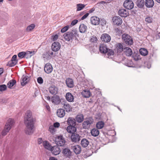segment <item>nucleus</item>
Returning <instances> with one entry per match:
<instances>
[{
  "label": "nucleus",
  "mask_w": 160,
  "mask_h": 160,
  "mask_svg": "<svg viewBox=\"0 0 160 160\" xmlns=\"http://www.w3.org/2000/svg\"><path fill=\"white\" fill-rule=\"evenodd\" d=\"M24 122L26 126L25 132L26 134L31 135L33 132L34 120L32 112L28 110L24 116Z\"/></svg>",
  "instance_id": "nucleus-1"
},
{
  "label": "nucleus",
  "mask_w": 160,
  "mask_h": 160,
  "mask_svg": "<svg viewBox=\"0 0 160 160\" xmlns=\"http://www.w3.org/2000/svg\"><path fill=\"white\" fill-rule=\"evenodd\" d=\"M78 32L77 29H73L72 30L64 33L63 37L66 41L72 42L73 39H76L77 37H78Z\"/></svg>",
  "instance_id": "nucleus-2"
},
{
  "label": "nucleus",
  "mask_w": 160,
  "mask_h": 160,
  "mask_svg": "<svg viewBox=\"0 0 160 160\" xmlns=\"http://www.w3.org/2000/svg\"><path fill=\"white\" fill-rule=\"evenodd\" d=\"M99 50L101 53H107L109 56L113 55L114 53L112 50L108 48L106 45L104 44L100 45L99 46Z\"/></svg>",
  "instance_id": "nucleus-3"
},
{
  "label": "nucleus",
  "mask_w": 160,
  "mask_h": 160,
  "mask_svg": "<svg viewBox=\"0 0 160 160\" xmlns=\"http://www.w3.org/2000/svg\"><path fill=\"white\" fill-rule=\"evenodd\" d=\"M55 142L56 144L60 146H62L65 143V141L62 135H59L56 137Z\"/></svg>",
  "instance_id": "nucleus-4"
},
{
  "label": "nucleus",
  "mask_w": 160,
  "mask_h": 160,
  "mask_svg": "<svg viewBox=\"0 0 160 160\" xmlns=\"http://www.w3.org/2000/svg\"><path fill=\"white\" fill-rule=\"evenodd\" d=\"M93 122V119L92 118L87 119L82 123V126L83 128L85 129H88L91 125L92 124Z\"/></svg>",
  "instance_id": "nucleus-5"
},
{
  "label": "nucleus",
  "mask_w": 160,
  "mask_h": 160,
  "mask_svg": "<svg viewBox=\"0 0 160 160\" xmlns=\"http://www.w3.org/2000/svg\"><path fill=\"white\" fill-rule=\"evenodd\" d=\"M122 39L128 45H131L133 41L131 37L128 34H124L122 36Z\"/></svg>",
  "instance_id": "nucleus-6"
},
{
  "label": "nucleus",
  "mask_w": 160,
  "mask_h": 160,
  "mask_svg": "<svg viewBox=\"0 0 160 160\" xmlns=\"http://www.w3.org/2000/svg\"><path fill=\"white\" fill-rule=\"evenodd\" d=\"M123 5L125 8L129 10L132 9L134 6L133 2L131 0H125L123 3Z\"/></svg>",
  "instance_id": "nucleus-7"
},
{
  "label": "nucleus",
  "mask_w": 160,
  "mask_h": 160,
  "mask_svg": "<svg viewBox=\"0 0 160 160\" xmlns=\"http://www.w3.org/2000/svg\"><path fill=\"white\" fill-rule=\"evenodd\" d=\"M70 148L76 154H79L81 152V147L79 145H72Z\"/></svg>",
  "instance_id": "nucleus-8"
},
{
  "label": "nucleus",
  "mask_w": 160,
  "mask_h": 160,
  "mask_svg": "<svg viewBox=\"0 0 160 160\" xmlns=\"http://www.w3.org/2000/svg\"><path fill=\"white\" fill-rule=\"evenodd\" d=\"M101 40L105 42H109L111 39L110 36L108 34L104 33L102 35L101 37Z\"/></svg>",
  "instance_id": "nucleus-9"
},
{
  "label": "nucleus",
  "mask_w": 160,
  "mask_h": 160,
  "mask_svg": "<svg viewBox=\"0 0 160 160\" xmlns=\"http://www.w3.org/2000/svg\"><path fill=\"white\" fill-rule=\"evenodd\" d=\"M113 22L114 24L117 25H120L122 23V20L119 17L116 16L113 18L112 19Z\"/></svg>",
  "instance_id": "nucleus-10"
},
{
  "label": "nucleus",
  "mask_w": 160,
  "mask_h": 160,
  "mask_svg": "<svg viewBox=\"0 0 160 160\" xmlns=\"http://www.w3.org/2000/svg\"><path fill=\"white\" fill-rule=\"evenodd\" d=\"M118 13L119 15L122 17H126L129 14L128 11L123 8L120 9Z\"/></svg>",
  "instance_id": "nucleus-11"
},
{
  "label": "nucleus",
  "mask_w": 160,
  "mask_h": 160,
  "mask_svg": "<svg viewBox=\"0 0 160 160\" xmlns=\"http://www.w3.org/2000/svg\"><path fill=\"white\" fill-rule=\"evenodd\" d=\"M60 44L58 42H55L52 44V49L54 52H57L60 49Z\"/></svg>",
  "instance_id": "nucleus-12"
},
{
  "label": "nucleus",
  "mask_w": 160,
  "mask_h": 160,
  "mask_svg": "<svg viewBox=\"0 0 160 160\" xmlns=\"http://www.w3.org/2000/svg\"><path fill=\"white\" fill-rule=\"evenodd\" d=\"M53 70L52 65L49 63H46L44 68V70L47 73H50Z\"/></svg>",
  "instance_id": "nucleus-13"
},
{
  "label": "nucleus",
  "mask_w": 160,
  "mask_h": 160,
  "mask_svg": "<svg viewBox=\"0 0 160 160\" xmlns=\"http://www.w3.org/2000/svg\"><path fill=\"white\" fill-rule=\"evenodd\" d=\"M91 23L94 25L99 24L100 22L99 18L96 16L92 17L90 19Z\"/></svg>",
  "instance_id": "nucleus-14"
},
{
  "label": "nucleus",
  "mask_w": 160,
  "mask_h": 160,
  "mask_svg": "<svg viewBox=\"0 0 160 160\" xmlns=\"http://www.w3.org/2000/svg\"><path fill=\"white\" fill-rule=\"evenodd\" d=\"M71 138L72 141L75 142H78L80 139V136L79 135L76 133H72Z\"/></svg>",
  "instance_id": "nucleus-15"
},
{
  "label": "nucleus",
  "mask_w": 160,
  "mask_h": 160,
  "mask_svg": "<svg viewBox=\"0 0 160 160\" xmlns=\"http://www.w3.org/2000/svg\"><path fill=\"white\" fill-rule=\"evenodd\" d=\"M51 150L52 153L55 155L59 154L61 152L60 148L57 146L52 147Z\"/></svg>",
  "instance_id": "nucleus-16"
},
{
  "label": "nucleus",
  "mask_w": 160,
  "mask_h": 160,
  "mask_svg": "<svg viewBox=\"0 0 160 160\" xmlns=\"http://www.w3.org/2000/svg\"><path fill=\"white\" fill-rule=\"evenodd\" d=\"M124 52L126 56L128 57L131 56L132 54V49L129 47H126L124 48Z\"/></svg>",
  "instance_id": "nucleus-17"
},
{
  "label": "nucleus",
  "mask_w": 160,
  "mask_h": 160,
  "mask_svg": "<svg viewBox=\"0 0 160 160\" xmlns=\"http://www.w3.org/2000/svg\"><path fill=\"white\" fill-rule=\"evenodd\" d=\"M14 121L13 119L12 118H9L6 122L5 127H6L9 128L10 130L13 125L14 124Z\"/></svg>",
  "instance_id": "nucleus-18"
},
{
  "label": "nucleus",
  "mask_w": 160,
  "mask_h": 160,
  "mask_svg": "<svg viewBox=\"0 0 160 160\" xmlns=\"http://www.w3.org/2000/svg\"><path fill=\"white\" fill-rule=\"evenodd\" d=\"M57 114L58 117L62 118L65 115V113L63 109L60 108L57 110Z\"/></svg>",
  "instance_id": "nucleus-19"
},
{
  "label": "nucleus",
  "mask_w": 160,
  "mask_h": 160,
  "mask_svg": "<svg viewBox=\"0 0 160 160\" xmlns=\"http://www.w3.org/2000/svg\"><path fill=\"white\" fill-rule=\"evenodd\" d=\"M66 98L67 100L70 102H72L74 100V97L70 92H67L66 94Z\"/></svg>",
  "instance_id": "nucleus-20"
},
{
  "label": "nucleus",
  "mask_w": 160,
  "mask_h": 160,
  "mask_svg": "<svg viewBox=\"0 0 160 160\" xmlns=\"http://www.w3.org/2000/svg\"><path fill=\"white\" fill-rule=\"evenodd\" d=\"M52 102L54 104H58L61 102L59 97L58 96H54L51 98Z\"/></svg>",
  "instance_id": "nucleus-21"
},
{
  "label": "nucleus",
  "mask_w": 160,
  "mask_h": 160,
  "mask_svg": "<svg viewBox=\"0 0 160 160\" xmlns=\"http://www.w3.org/2000/svg\"><path fill=\"white\" fill-rule=\"evenodd\" d=\"M154 2L153 0H146L145 5L148 8H152L154 5Z\"/></svg>",
  "instance_id": "nucleus-22"
},
{
  "label": "nucleus",
  "mask_w": 160,
  "mask_h": 160,
  "mask_svg": "<svg viewBox=\"0 0 160 160\" xmlns=\"http://www.w3.org/2000/svg\"><path fill=\"white\" fill-rule=\"evenodd\" d=\"M66 84L67 86L70 88H72L74 86L73 81L72 79L68 78L66 81Z\"/></svg>",
  "instance_id": "nucleus-23"
},
{
  "label": "nucleus",
  "mask_w": 160,
  "mask_h": 160,
  "mask_svg": "<svg viewBox=\"0 0 160 160\" xmlns=\"http://www.w3.org/2000/svg\"><path fill=\"white\" fill-rule=\"evenodd\" d=\"M50 92L52 94H56L58 93V88L54 86H51L49 88Z\"/></svg>",
  "instance_id": "nucleus-24"
},
{
  "label": "nucleus",
  "mask_w": 160,
  "mask_h": 160,
  "mask_svg": "<svg viewBox=\"0 0 160 160\" xmlns=\"http://www.w3.org/2000/svg\"><path fill=\"white\" fill-rule=\"evenodd\" d=\"M76 121L78 123L82 122L84 120V116L82 114L77 115L75 118Z\"/></svg>",
  "instance_id": "nucleus-25"
},
{
  "label": "nucleus",
  "mask_w": 160,
  "mask_h": 160,
  "mask_svg": "<svg viewBox=\"0 0 160 160\" xmlns=\"http://www.w3.org/2000/svg\"><path fill=\"white\" fill-rule=\"evenodd\" d=\"M116 50L118 53L122 52L124 50L122 45L121 43H118L116 45Z\"/></svg>",
  "instance_id": "nucleus-26"
},
{
  "label": "nucleus",
  "mask_w": 160,
  "mask_h": 160,
  "mask_svg": "<svg viewBox=\"0 0 160 160\" xmlns=\"http://www.w3.org/2000/svg\"><path fill=\"white\" fill-rule=\"evenodd\" d=\"M87 28V26L84 24L80 25L79 27V30L80 32L84 33L86 32Z\"/></svg>",
  "instance_id": "nucleus-27"
},
{
  "label": "nucleus",
  "mask_w": 160,
  "mask_h": 160,
  "mask_svg": "<svg viewBox=\"0 0 160 160\" xmlns=\"http://www.w3.org/2000/svg\"><path fill=\"white\" fill-rule=\"evenodd\" d=\"M76 130V128L74 126L69 125L67 128V131L70 133H72L75 132Z\"/></svg>",
  "instance_id": "nucleus-28"
},
{
  "label": "nucleus",
  "mask_w": 160,
  "mask_h": 160,
  "mask_svg": "<svg viewBox=\"0 0 160 160\" xmlns=\"http://www.w3.org/2000/svg\"><path fill=\"white\" fill-rule=\"evenodd\" d=\"M28 81V77L27 76H23L21 79V84L22 86L26 85Z\"/></svg>",
  "instance_id": "nucleus-29"
},
{
  "label": "nucleus",
  "mask_w": 160,
  "mask_h": 160,
  "mask_svg": "<svg viewBox=\"0 0 160 160\" xmlns=\"http://www.w3.org/2000/svg\"><path fill=\"white\" fill-rule=\"evenodd\" d=\"M76 120L73 118L70 117L67 121L69 125L75 126L76 125Z\"/></svg>",
  "instance_id": "nucleus-30"
},
{
  "label": "nucleus",
  "mask_w": 160,
  "mask_h": 160,
  "mask_svg": "<svg viewBox=\"0 0 160 160\" xmlns=\"http://www.w3.org/2000/svg\"><path fill=\"white\" fill-rule=\"evenodd\" d=\"M89 142L86 139H83L81 141V144L83 148L87 147L88 145Z\"/></svg>",
  "instance_id": "nucleus-31"
},
{
  "label": "nucleus",
  "mask_w": 160,
  "mask_h": 160,
  "mask_svg": "<svg viewBox=\"0 0 160 160\" xmlns=\"http://www.w3.org/2000/svg\"><path fill=\"white\" fill-rule=\"evenodd\" d=\"M63 154L67 157H69L71 156L72 153L70 150L68 148H65L63 150Z\"/></svg>",
  "instance_id": "nucleus-32"
},
{
  "label": "nucleus",
  "mask_w": 160,
  "mask_h": 160,
  "mask_svg": "<svg viewBox=\"0 0 160 160\" xmlns=\"http://www.w3.org/2000/svg\"><path fill=\"white\" fill-rule=\"evenodd\" d=\"M91 135L94 137L98 136L99 133V130L96 128H93L91 131Z\"/></svg>",
  "instance_id": "nucleus-33"
},
{
  "label": "nucleus",
  "mask_w": 160,
  "mask_h": 160,
  "mask_svg": "<svg viewBox=\"0 0 160 160\" xmlns=\"http://www.w3.org/2000/svg\"><path fill=\"white\" fill-rule=\"evenodd\" d=\"M43 144L44 147L46 149L51 150L52 147L49 142L47 141H44L43 142Z\"/></svg>",
  "instance_id": "nucleus-34"
},
{
  "label": "nucleus",
  "mask_w": 160,
  "mask_h": 160,
  "mask_svg": "<svg viewBox=\"0 0 160 160\" xmlns=\"http://www.w3.org/2000/svg\"><path fill=\"white\" fill-rule=\"evenodd\" d=\"M16 83V81L15 80L12 79L10 80L9 81L7 84V86L8 88L12 89V87Z\"/></svg>",
  "instance_id": "nucleus-35"
},
{
  "label": "nucleus",
  "mask_w": 160,
  "mask_h": 160,
  "mask_svg": "<svg viewBox=\"0 0 160 160\" xmlns=\"http://www.w3.org/2000/svg\"><path fill=\"white\" fill-rule=\"evenodd\" d=\"M90 92L88 90H83L81 92L82 96L84 98H88L90 96Z\"/></svg>",
  "instance_id": "nucleus-36"
},
{
  "label": "nucleus",
  "mask_w": 160,
  "mask_h": 160,
  "mask_svg": "<svg viewBox=\"0 0 160 160\" xmlns=\"http://www.w3.org/2000/svg\"><path fill=\"white\" fill-rule=\"evenodd\" d=\"M144 0H138L137 2V5L138 7L142 8L144 5Z\"/></svg>",
  "instance_id": "nucleus-37"
},
{
  "label": "nucleus",
  "mask_w": 160,
  "mask_h": 160,
  "mask_svg": "<svg viewBox=\"0 0 160 160\" xmlns=\"http://www.w3.org/2000/svg\"><path fill=\"white\" fill-rule=\"evenodd\" d=\"M140 54L142 56H146L148 54L147 50L144 48H141L139 50Z\"/></svg>",
  "instance_id": "nucleus-38"
},
{
  "label": "nucleus",
  "mask_w": 160,
  "mask_h": 160,
  "mask_svg": "<svg viewBox=\"0 0 160 160\" xmlns=\"http://www.w3.org/2000/svg\"><path fill=\"white\" fill-rule=\"evenodd\" d=\"M104 125V122L102 121L98 122L96 125V127L97 129H101L102 128Z\"/></svg>",
  "instance_id": "nucleus-39"
},
{
  "label": "nucleus",
  "mask_w": 160,
  "mask_h": 160,
  "mask_svg": "<svg viewBox=\"0 0 160 160\" xmlns=\"http://www.w3.org/2000/svg\"><path fill=\"white\" fill-rule=\"evenodd\" d=\"M63 107L67 112H69L72 111V108L69 104L67 103H64Z\"/></svg>",
  "instance_id": "nucleus-40"
},
{
  "label": "nucleus",
  "mask_w": 160,
  "mask_h": 160,
  "mask_svg": "<svg viewBox=\"0 0 160 160\" xmlns=\"http://www.w3.org/2000/svg\"><path fill=\"white\" fill-rule=\"evenodd\" d=\"M9 128L6 127L5 126L4 129L2 130L1 133V135L2 136H5L10 130Z\"/></svg>",
  "instance_id": "nucleus-41"
},
{
  "label": "nucleus",
  "mask_w": 160,
  "mask_h": 160,
  "mask_svg": "<svg viewBox=\"0 0 160 160\" xmlns=\"http://www.w3.org/2000/svg\"><path fill=\"white\" fill-rule=\"evenodd\" d=\"M85 6L84 4H78L77 5V11H79L83 8Z\"/></svg>",
  "instance_id": "nucleus-42"
},
{
  "label": "nucleus",
  "mask_w": 160,
  "mask_h": 160,
  "mask_svg": "<svg viewBox=\"0 0 160 160\" xmlns=\"http://www.w3.org/2000/svg\"><path fill=\"white\" fill-rule=\"evenodd\" d=\"M17 63V61H15L11 60L8 62L7 65L10 67H12L16 65Z\"/></svg>",
  "instance_id": "nucleus-43"
},
{
  "label": "nucleus",
  "mask_w": 160,
  "mask_h": 160,
  "mask_svg": "<svg viewBox=\"0 0 160 160\" xmlns=\"http://www.w3.org/2000/svg\"><path fill=\"white\" fill-rule=\"evenodd\" d=\"M35 27V25L34 24H31L28 26L26 29L27 31L29 32L31 31Z\"/></svg>",
  "instance_id": "nucleus-44"
},
{
  "label": "nucleus",
  "mask_w": 160,
  "mask_h": 160,
  "mask_svg": "<svg viewBox=\"0 0 160 160\" xmlns=\"http://www.w3.org/2000/svg\"><path fill=\"white\" fill-rule=\"evenodd\" d=\"M49 130L52 134H53L56 131L55 128L53 125H51L49 127Z\"/></svg>",
  "instance_id": "nucleus-45"
},
{
  "label": "nucleus",
  "mask_w": 160,
  "mask_h": 160,
  "mask_svg": "<svg viewBox=\"0 0 160 160\" xmlns=\"http://www.w3.org/2000/svg\"><path fill=\"white\" fill-rule=\"evenodd\" d=\"M145 21L148 23H151L152 22L153 19L151 17H147L145 19Z\"/></svg>",
  "instance_id": "nucleus-46"
},
{
  "label": "nucleus",
  "mask_w": 160,
  "mask_h": 160,
  "mask_svg": "<svg viewBox=\"0 0 160 160\" xmlns=\"http://www.w3.org/2000/svg\"><path fill=\"white\" fill-rule=\"evenodd\" d=\"M7 86L5 84L0 85V91L1 92L3 91L6 90Z\"/></svg>",
  "instance_id": "nucleus-47"
},
{
  "label": "nucleus",
  "mask_w": 160,
  "mask_h": 160,
  "mask_svg": "<svg viewBox=\"0 0 160 160\" xmlns=\"http://www.w3.org/2000/svg\"><path fill=\"white\" fill-rule=\"evenodd\" d=\"M25 52H22L18 53V57L21 58H22L24 57H25Z\"/></svg>",
  "instance_id": "nucleus-48"
},
{
  "label": "nucleus",
  "mask_w": 160,
  "mask_h": 160,
  "mask_svg": "<svg viewBox=\"0 0 160 160\" xmlns=\"http://www.w3.org/2000/svg\"><path fill=\"white\" fill-rule=\"evenodd\" d=\"M90 40L91 42H96L97 41V38L96 36H93L90 38Z\"/></svg>",
  "instance_id": "nucleus-49"
},
{
  "label": "nucleus",
  "mask_w": 160,
  "mask_h": 160,
  "mask_svg": "<svg viewBox=\"0 0 160 160\" xmlns=\"http://www.w3.org/2000/svg\"><path fill=\"white\" fill-rule=\"evenodd\" d=\"M68 28L69 26H66L61 30V32L63 33L64 32L68 30Z\"/></svg>",
  "instance_id": "nucleus-50"
},
{
  "label": "nucleus",
  "mask_w": 160,
  "mask_h": 160,
  "mask_svg": "<svg viewBox=\"0 0 160 160\" xmlns=\"http://www.w3.org/2000/svg\"><path fill=\"white\" fill-rule=\"evenodd\" d=\"M37 82L41 84L43 83V80L41 77H39L37 79Z\"/></svg>",
  "instance_id": "nucleus-51"
},
{
  "label": "nucleus",
  "mask_w": 160,
  "mask_h": 160,
  "mask_svg": "<svg viewBox=\"0 0 160 160\" xmlns=\"http://www.w3.org/2000/svg\"><path fill=\"white\" fill-rule=\"evenodd\" d=\"M43 57L44 58H46L47 59H49L50 58V56H49V54L48 52H46L45 53L43 54Z\"/></svg>",
  "instance_id": "nucleus-52"
},
{
  "label": "nucleus",
  "mask_w": 160,
  "mask_h": 160,
  "mask_svg": "<svg viewBox=\"0 0 160 160\" xmlns=\"http://www.w3.org/2000/svg\"><path fill=\"white\" fill-rule=\"evenodd\" d=\"M31 57V55L29 54V51L25 52V57H26L27 58H30Z\"/></svg>",
  "instance_id": "nucleus-53"
},
{
  "label": "nucleus",
  "mask_w": 160,
  "mask_h": 160,
  "mask_svg": "<svg viewBox=\"0 0 160 160\" xmlns=\"http://www.w3.org/2000/svg\"><path fill=\"white\" fill-rule=\"evenodd\" d=\"M78 22V21L77 20L75 19L73 20L71 22V25L73 26L75 25Z\"/></svg>",
  "instance_id": "nucleus-54"
},
{
  "label": "nucleus",
  "mask_w": 160,
  "mask_h": 160,
  "mask_svg": "<svg viewBox=\"0 0 160 160\" xmlns=\"http://www.w3.org/2000/svg\"><path fill=\"white\" fill-rule=\"evenodd\" d=\"M53 126L54 128H58L60 126V124L58 122H56L54 123Z\"/></svg>",
  "instance_id": "nucleus-55"
},
{
  "label": "nucleus",
  "mask_w": 160,
  "mask_h": 160,
  "mask_svg": "<svg viewBox=\"0 0 160 160\" xmlns=\"http://www.w3.org/2000/svg\"><path fill=\"white\" fill-rule=\"evenodd\" d=\"M115 30L117 34L119 35L120 34L121 32L120 30L118 28H116Z\"/></svg>",
  "instance_id": "nucleus-56"
},
{
  "label": "nucleus",
  "mask_w": 160,
  "mask_h": 160,
  "mask_svg": "<svg viewBox=\"0 0 160 160\" xmlns=\"http://www.w3.org/2000/svg\"><path fill=\"white\" fill-rule=\"evenodd\" d=\"M88 15H89L88 13H86L82 17V18H81V19L82 20H83L85 19L88 16Z\"/></svg>",
  "instance_id": "nucleus-57"
},
{
  "label": "nucleus",
  "mask_w": 160,
  "mask_h": 160,
  "mask_svg": "<svg viewBox=\"0 0 160 160\" xmlns=\"http://www.w3.org/2000/svg\"><path fill=\"white\" fill-rule=\"evenodd\" d=\"M17 57V56L16 55H14L13 56V57H12L11 60L12 61L18 62V61L16 60Z\"/></svg>",
  "instance_id": "nucleus-58"
},
{
  "label": "nucleus",
  "mask_w": 160,
  "mask_h": 160,
  "mask_svg": "<svg viewBox=\"0 0 160 160\" xmlns=\"http://www.w3.org/2000/svg\"><path fill=\"white\" fill-rule=\"evenodd\" d=\"M58 38V36L57 35H55L53 38L52 40L53 41L56 40Z\"/></svg>",
  "instance_id": "nucleus-59"
},
{
  "label": "nucleus",
  "mask_w": 160,
  "mask_h": 160,
  "mask_svg": "<svg viewBox=\"0 0 160 160\" xmlns=\"http://www.w3.org/2000/svg\"><path fill=\"white\" fill-rule=\"evenodd\" d=\"M42 142V140L41 138H39L38 139V144H40Z\"/></svg>",
  "instance_id": "nucleus-60"
},
{
  "label": "nucleus",
  "mask_w": 160,
  "mask_h": 160,
  "mask_svg": "<svg viewBox=\"0 0 160 160\" xmlns=\"http://www.w3.org/2000/svg\"><path fill=\"white\" fill-rule=\"evenodd\" d=\"M29 53L31 55V56H32L35 54V52L34 51H29Z\"/></svg>",
  "instance_id": "nucleus-61"
},
{
  "label": "nucleus",
  "mask_w": 160,
  "mask_h": 160,
  "mask_svg": "<svg viewBox=\"0 0 160 160\" xmlns=\"http://www.w3.org/2000/svg\"><path fill=\"white\" fill-rule=\"evenodd\" d=\"M95 10V9L94 8H92L89 11V13L92 12Z\"/></svg>",
  "instance_id": "nucleus-62"
},
{
  "label": "nucleus",
  "mask_w": 160,
  "mask_h": 160,
  "mask_svg": "<svg viewBox=\"0 0 160 160\" xmlns=\"http://www.w3.org/2000/svg\"><path fill=\"white\" fill-rule=\"evenodd\" d=\"M3 72V69L2 68H0V75L2 74Z\"/></svg>",
  "instance_id": "nucleus-63"
},
{
  "label": "nucleus",
  "mask_w": 160,
  "mask_h": 160,
  "mask_svg": "<svg viewBox=\"0 0 160 160\" xmlns=\"http://www.w3.org/2000/svg\"><path fill=\"white\" fill-rule=\"evenodd\" d=\"M49 160H58L55 158L51 157L50 158Z\"/></svg>",
  "instance_id": "nucleus-64"
}]
</instances>
